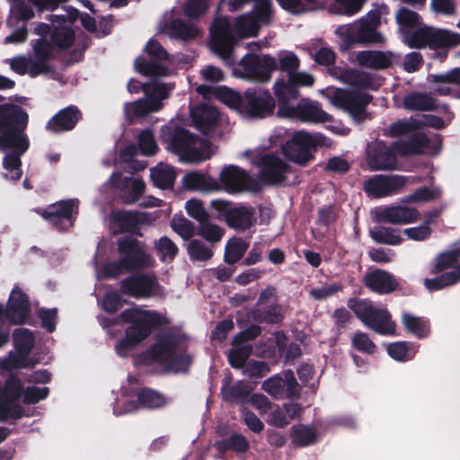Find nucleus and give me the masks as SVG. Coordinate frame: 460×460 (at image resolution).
<instances>
[{"mask_svg":"<svg viewBox=\"0 0 460 460\" xmlns=\"http://www.w3.org/2000/svg\"><path fill=\"white\" fill-rule=\"evenodd\" d=\"M182 185L189 190L200 192H217L216 179L199 172H190L182 178Z\"/></svg>","mask_w":460,"mask_h":460,"instance_id":"c756f323","label":"nucleus"},{"mask_svg":"<svg viewBox=\"0 0 460 460\" xmlns=\"http://www.w3.org/2000/svg\"><path fill=\"white\" fill-rule=\"evenodd\" d=\"M339 79L358 89H373L375 83L369 74L346 69L340 72Z\"/></svg>","mask_w":460,"mask_h":460,"instance_id":"c9c22d12","label":"nucleus"},{"mask_svg":"<svg viewBox=\"0 0 460 460\" xmlns=\"http://www.w3.org/2000/svg\"><path fill=\"white\" fill-rule=\"evenodd\" d=\"M249 393V387L241 382L234 385L225 386L222 389L224 399L231 402H243Z\"/></svg>","mask_w":460,"mask_h":460,"instance_id":"6e6d98bb","label":"nucleus"},{"mask_svg":"<svg viewBox=\"0 0 460 460\" xmlns=\"http://www.w3.org/2000/svg\"><path fill=\"white\" fill-rule=\"evenodd\" d=\"M14 352L0 359V371H13L23 367H33L36 362L27 358L34 344L32 333L27 329H16L13 332Z\"/></svg>","mask_w":460,"mask_h":460,"instance_id":"ddd939ff","label":"nucleus"},{"mask_svg":"<svg viewBox=\"0 0 460 460\" xmlns=\"http://www.w3.org/2000/svg\"><path fill=\"white\" fill-rule=\"evenodd\" d=\"M216 447L221 452L233 449L236 452H245L249 447V442L241 434L232 435L226 441L217 442Z\"/></svg>","mask_w":460,"mask_h":460,"instance_id":"3c124183","label":"nucleus"},{"mask_svg":"<svg viewBox=\"0 0 460 460\" xmlns=\"http://www.w3.org/2000/svg\"><path fill=\"white\" fill-rule=\"evenodd\" d=\"M274 93L279 100V107L288 105L287 102L289 100L296 99L298 96V91L289 80L288 82L283 80L276 81L274 84Z\"/></svg>","mask_w":460,"mask_h":460,"instance_id":"a18cd8bd","label":"nucleus"},{"mask_svg":"<svg viewBox=\"0 0 460 460\" xmlns=\"http://www.w3.org/2000/svg\"><path fill=\"white\" fill-rule=\"evenodd\" d=\"M171 226L184 240H189L195 233L193 223L182 217H174L171 221Z\"/></svg>","mask_w":460,"mask_h":460,"instance_id":"5fc2aeb1","label":"nucleus"},{"mask_svg":"<svg viewBox=\"0 0 460 460\" xmlns=\"http://www.w3.org/2000/svg\"><path fill=\"white\" fill-rule=\"evenodd\" d=\"M354 312L364 324L373 331L383 335L394 333L395 323L391 320L386 309L377 308L364 301L355 305Z\"/></svg>","mask_w":460,"mask_h":460,"instance_id":"a211bd4d","label":"nucleus"},{"mask_svg":"<svg viewBox=\"0 0 460 460\" xmlns=\"http://www.w3.org/2000/svg\"><path fill=\"white\" fill-rule=\"evenodd\" d=\"M168 128L162 129V137L168 143L167 149L174 152L183 163L199 164L210 158L212 153L207 144L185 129L175 130L172 137H166Z\"/></svg>","mask_w":460,"mask_h":460,"instance_id":"0eeeda50","label":"nucleus"},{"mask_svg":"<svg viewBox=\"0 0 460 460\" xmlns=\"http://www.w3.org/2000/svg\"><path fill=\"white\" fill-rule=\"evenodd\" d=\"M113 187L121 190V198L126 203H135L143 195L145 183L141 179L122 177L119 173H113L110 179Z\"/></svg>","mask_w":460,"mask_h":460,"instance_id":"cd10ccee","label":"nucleus"},{"mask_svg":"<svg viewBox=\"0 0 460 460\" xmlns=\"http://www.w3.org/2000/svg\"><path fill=\"white\" fill-rule=\"evenodd\" d=\"M442 190L439 187L421 188L414 191L412 194L405 196L402 199L403 203H420L437 199L441 197Z\"/></svg>","mask_w":460,"mask_h":460,"instance_id":"49530a36","label":"nucleus"},{"mask_svg":"<svg viewBox=\"0 0 460 460\" xmlns=\"http://www.w3.org/2000/svg\"><path fill=\"white\" fill-rule=\"evenodd\" d=\"M218 98L228 107L235 110L240 114V107L243 104V96L238 93L228 88H221L218 91Z\"/></svg>","mask_w":460,"mask_h":460,"instance_id":"69168bd1","label":"nucleus"},{"mask_svg":"<svg viewBox=\"0 0 460 460\" xmlns=\"http://www.w3.org/2000/svg\"><path fill=\"white\" fill-rule=\"evenodd\" d=\"M48 394V387L29 386L23 390L20 380L11 376L4 389H0V420L20 419L22 416V408L18 403L21 396L24 403H36Z\"/></svg>","mask_w":460,"mask_h":460,"instance_id":"39448f33","label":"nucleus"},{"mask_svg":"<svg viewBox=\"0 0 460 460\" xmlns=\"http://www.w3.org/2000/svg\"><path fill=\"white\" fill-rule=\"evenodd\" d=\"M138 147L145 155H152L156 152L158 146L151 131L143 130L139 134Z\"/></svg>","mask_w":460,"mask_h":460,"instance_id":"680f3d73","label":"nucleus"},{"mask_svg":"<svg viewBox=\"0 0 460 460\" xmlns=\"http://www.w3.org/2000/svg\"><path fill=\"white\" fill-rule=\"evenodd\" d=\"M139 220V217L136 213L118 211L111 216V228L114 233L129 231Z\"/></svg>","mask_w":460,"mask_h":460,"instance_id":"58836bf2","label":"nucleus"},{"mask_svg":"<svg viewBox=\"0 0 460 460\" xmlns=\"http://www.w3.org/2000/svg\"><path fill=\"white\" fill-rule=\"evenodd\" d=\"M79 119V111L75 108L64 109L48 123V128L61 132L73 128Z\"/></svg>","mask_w":460,"mask_h":460,"instance_id":"72a5a7b5","label":"nucleus"},{"mask_svg":"<svg viewBox=\"0 0 460 460\" xmlns=\"http://www.w3.org/2000/svg\"><path fill=\"white\" fill-rule=\"evenodd\" d=\"M171 38L179 40L194 39L199 34L197 27L191 23H185L180 20H175L167 28H161Z\"/></svg>","mask_w":460,"mask_h":460,"instance_id":"4c0bfd02","label":"nucleus"},{"mask_svg":"<svg viewBox=\"0 0 460 460\" xmlns=\"http://www.w3.org/2000/svg\"><path fill=\"white\" fill-rule=\"evenodd\" d=\"M460 281V266L453 271L447 272L435 279H425L423 284L429 290H438Z\"/></svg>","mask_w":460,"mask_h":460,"instance_id":"a19ab883","label":"nucleus"},{"mask_svg":"<svg viewBox=\"0 0 460 460\" xmlns=\"http://www.w3.org/2000/svg\"><path fill=\"white\" fill-rule=\"evenodd\" d=\"M217 191L238 193L243 191H258L261 190V181L252 177L244 170L235 165H226L220 171Z\"/></svg>","mask_w":460,"mask_h":460,"instance_id":"4468645a","label":"nucleus"},{"mask_svg":"<svg viewBox=\"0 0 460 460\" xmlns=\"http://www.w3.org/2000/svg\"><path fill=\"white\" fill-rule=\"evenodd\" d=\"M380 23V14L377 11L369 12L359 21L341 26L336 33L341 37L346 48L354 44H376L385 42V38L376 28Z\"/></svg>","mask_w":460,"mask_h":460,"instance_id":"6e6552de","label":"nucleus"},{"mask_svg":"<svg viewBox=\"0 0 460 460\" xmlns=\"http://www.w3.org/2000/svg\"><path fill=\"white\" fill-rule=\"evenodd\" d=\"M32 58L19 55L8 59L11 69L19 75L28 74L31 77L49 73L50 67L48 59L52 54V45L36 40L32 41Z\"/></svg>","mask_w":460,"mask_h":460,"instance_id":"9d476101","label":"nucleus"},{"mask_svg":"<svg viewBox=\"0 0 460 460\" xmlns=\"http://www.w3.org/2000/svg\"><path fill=\"white\" fill-rule=\"evenodd\" d=\"M315 140L312 135L304 131L294 133L292 138L283 146L284 155L292 162L305 165L312 158V149Z\"/></svg>","mask_w":460,"mask_h":460,"instance_id":"6ab92c4d","label":"nucleus"},{"mask_svg":"<svg viewBox=\"0 0 460 460\" xmlns=\"http://www.w3.org/2000/svg\"><path fill=\"white\" fill-rule=\"evenodd\" d=\"M185 209L190 217L199 223L208 219V213L204 208L203 202L197 199H191L185 204Z\"/></svg>","mask_w":460,"mask_h":460,"instance_id":"e2e57ef3","label":"nucleus"},{"mask_svg":"<svg viewBox=\"0 0 460 460\" xmlns=\"http://www.w3.org/2000/svg\"><path fill=\"white\" fill-rule=\"evenodd\" d=\"M135 67L138 73L144 75L166 76L170 75L169 70L164 66L154 63H146L142 58H137L135 60Z\"/></svg>","mask_w":460,"mask_h":460,"instance_id":"603ef678","label":"nucleus"},{"mask_svg":"<svg viewBox=\"0 0 460 460\" xmlns=\"http://www.w3.org/2000/svg\"><path fill=\"white\" fill-rule=\"evenodd\" d=\"M187 251L192 261H208L212 255V250L199 240H192L188 243Z\"/></svg>","mask_w":460,"mask_h":460,"instance_id":"8fccbe9b","label":"nucleus"},{"mask_svg":"<svg viewBox=\"0 0 460 460\" xmlns=\"http://www.w3.org/2000/svg\"><path fill=\"white\" fill-rule=\"evenodd\" d=\"M402 323L408 332L413 333L419 338H424L429 332V327L427 321L409 313L402 314Z\"/></svg>","mask_w":460,"mask_h":460,"instance_id":"37998d69","label":"nucleus"},{"mask_svg":"<svg viewBox=\"0 0 460 460\" xmlns=\"http://www.w3.org/2000/svg\"><path fill=\"white\" fill-rule=\"evenodd\" d=\"M139 402L147 408H158L165 404L164 396L149 389H144L138 394Z\"/></svg>","mask_w":460,"mask_h":460,"instance_id":"4d7b16f0","label":"nucleus"},{"mask_svg":"<svg viewBox=\"0 0 460 460\" xmlns=\"http://www.w3.org/2000/svg\"><path fill=\"white\" fill-rule=\"evenodd\" d=\"M356 59L360 66L374 69H383L391 64V55L381 51H360Z\"/></svg>","mask_w":460,"mask_h":460,"instance_id":"f704fd0d","label":"nucleus"},{"mask_svg":"<svg viewBox=\"0 0 460 460\" xmlns=\"http://www.w3.org/2000/svg\"><path fill=\"white\" fill-rule=\"evenodd\" d=\"M120 260L104 266L102 271L96 270L97 279L114 278L124 271L148 267L152 258L146 253L142 245L134 240L124 239L119 242Z\"/></svg>","mask_w":460,"mask_h":460,"instance_id":"423d86ee","label":"nucleus"},{"mask_svg":"<svg viewBox=\"0 0 460 460\" xmlns=\"http://www.w3.org/2000/svg\"><path fill=\"white\" fill-rule=\"evenodd\" d=\"M120 291L122 294L137 299L147 298L161 292L156 280L147 275L126 278L120 283Z\"/></svg>","mask_w":460,"mask_h":460,"instance_id":"393cba45","label":"nucleus"},{"mask_svg":"<svg viewBox=\"0 0 460 460\" xmlns=\"http://www.w3.org/2000/svg\"><path fill=\"white\" fill-rule=\"evenodd\" d=\"M12 2L11 12L18 19L28 21L34 16L32 6L30 5V0H10Z\"/></svg>","mask_w":460,"mask_h":460,"instance_id":"0e129e2a","label":"nucleus"},{"mask_svg":"<svg viewBox=\"0 0 460 460\" xmlns=\"http://www.w3.org/2000/svg\"><path fill=\"white\" fill-rule=\"evenodd\" d=\"M119 318L130 323L125 331V337L115 345L116 353L120 357L128 356L150 335L153 328L162 324L164 320L159 314L138 306L125 309Z\"/></svg>","mask_w":460,"mask_h":460,"instance_id":"20e7f679","label":"nucleus"},{"mask_svg":"<svg viewBox=\"0 0 460 460\" xmlns=\"http://www.w3.org/2000/svg\"><path fill=\"white\" fill-rule=\"evenodd\" d=\"M292 440L298 446H307L316 440V434L309 427H296L292 431Z\"/></svg>","mask_w":460,"mask_h":460,"instance_id":"13d9d810","label":"nucleus"},{"mask_svg":"<svg viewBox=\"0 0 460 460\" xmlns=\"http://www.w3.org/2000/svg\"><path fill=\"white\" fill-rule=\"evenodd\" d=\"M341 289V285L338 283H332L329 285L312 288L309 291V295L315 300H323L335 295Z\"/></svg>","mask_w":460,"mask_h":460,"instance_id":"774afa93","label":"nucleus"},{"mask_svg":"<svg viewBox=\"0 0 460 460\" xmlns=\"http://www.w3.org/2000/svg\"><path fill=\"white\" fill-rule=\"evenodd\" d=\"M442 146L438 136L432 139L424 135L416 137L412 143H394L386 145L383 141L375 140L367 147V165L376 171L393 170L396 167L397 155L427 153L438 154Z\"/></svg>","mask_w":460,"mask_h":460,"instance_id":"7ed1b4c3","label":"nucleus"},{"mask_svg":"<svg viewBox=\"0 0 460 460\" xmlns=\"http://www.w3.org/2000/svg\"><path fill=\"white\" fill-rule=\"evenodd\" d=\"M270 13V0H258L254 13L238 17L234 24L226 18H217L211 27L212 50L231 66L234 45L243 38L255 36L260 27L269 22Z\"/></svg>","mask_w":460,"mask_h":460,"instance_id":"f257e3e1","label":"nucleus"},{"mask_svg":"<svg viewBox=\"0 0 460 460\" xmlns=\"http://www.w3.org/2000/svg\"><path fill=\"white\" fill-rule=\"evenodd\" d=\"M172 86L162 84H146L143 86L146 98L125 104V114L128 120L143 117L150 112L159 111L163 104L162 101L168 98Z\"/></svg>","mask_w":460,"mask_h":460,"instance_id":"f8f14e48","label":"nucleus"},{"mask_svg":"<svg viewBox=\"0 0 460 460\" xmlns=\"http://www.w3.org/2000/svg\"><path fill=\"white\" fill-rule=\"evenodd\" d=\"M406 178L402 175H376L364 184L367 195L373 199L392 196L406 185Z\"/></svg>","mask_w":460,"mask_h":460,"instance_id":"aec40b11","label":"nucleus"},{"mask_svg":"<svg viewBox=\"0 0 460 460\" xmlns=\"http://www.w3.org/2000/svg\"><path fill=\"white\" fill-rule=\"evenodd\" d=\"M403 105L412 111L431 110L434 108V101L427 94L411 93L404 98Z\"/></svg>","mask_w":460,"mask_h":460,"instance_id":"09e8293b","label":"nucleus"},{"mask_svg":"<svg viewBox=\"0 0 460 460\" xmlns=\"http://www.w3.org/2000/svg\"><path fill=\"white\" fill-rule=\"evenodd\" d=\"M155 249L163 261H172L178 252L175 243L166 236L161 237L155 242Z\"/></svg>","mask_w":460,"mask_h":460,"instance_id":"864d4df0","label":"nucleus"},{"mask_svg":"<svg viewBox=\"0 0 460 460\" xmlns=\"http://www.w3.org/2000/svg\"><path fill=\"white\" fill-rule=\"evenodd\" d=\"M27 121L28 115L21 107L4 105L0 108V149L12 151L3 160V174L6 179L16 181L22 176L20 156L30 146L22 132Z\"/></svg>","mask_w":460,"mask_h":460,"instance_id":"f03ea898","label":"nucleus"},{"mask_svg":"<svg viewBox=\"0 0 460 460\" xmlns=\"http://www.w3.org/2000/svg\"><path fill=\"white\" fill-rule=\"evenodd\" d=\"M149 358L164 364L169 371L174 373L186 371L191 362L190 357L184 352L177 339L172 336L159 339L149 351Z\"/></svg>","mask_w":460,"mask_h":460,"instance_id":"1a4fd4ad","label":"nucleus"},{"mask_svg":"<svg viewBox=\"0 0 460 460\" xmlns=\"http://www.w3.org/2000/svg\"><path fill=\"white\" fill-rule=\"evenodd\" d=\"M251 351L252 347L248 344L233 349L228 355L229 363L233 367H243Z\"/></svg>","mask_w":460,"mask_h":460,"instance_id":"052dcab7","label":"nucleus"},{"mask_svg":"<svg viewBox=\"0 0 460 460\" xmlns=\"http://www.w3.org/2000/svg\"><path fill=\"white\" fill-rule=\"evenodd\" d=\"M198 234L208 243H215L222 239L225 234V230L221 226L206 219L199 223Z\"/></svg>","mask_w":460,"mask_h":460,"instance_id":"de8ad7c7","label":"nucleus"},{"mask_svg":"<svg viewBox=\"0 0 460 460\" xmlns=\"http://www.w3.org/2000/svg\"><path fill=\"white\" fill-rule=\"evenodd\" d=\"M211 207L218 211H224L226 224L236 230L244 231L255 222V210L252 208L240 206L227 208V203L220 199L212 200Z\"/></svg>","mask_w":460,"mask_h":460,"instance_id":"412c9836","label":"nucleus"},{"mask_svg":"<svg viewBox=\"0 0 460 460\" xmlns=\"http://www.w3.org/2000/svg\"><path fill=\"white\" fill-rule=\"evenodd\" d=\"M274 109L275 101L269 91L250 89L243 96L240 115L245 119H262L272 114Z\"/></svg>","mask_w":460,"mask_h":460,"instance_id":"f3484780","label":"nucleus"},{"mask_svg":"<svg viewBox=\"0 0 460 460\" xmlns=\"http://www.w3.org/2000/svg\"><path fill=\"white\" fill-rule=\"evenodd\" d=\"M251 162L259 168L261 181L270 185L282 182L289 170L288 164L279 155L259 149L252 153Z\"/></svg>","mask_w":460,"mask_h":460,"instance_id":"dca6fc26","label":"nucleus"},{"mask_svg":"<svg viewBox=\"0 0 460 460\" xmlns=\"http://www.w3.org/2000/svg\"><path fill=\"white\" fill-rule=\"evenodd\" d=\"M370 236L374 241L388 245H398L403 238L399 229L388 226H376L370 230Z\"/></svg>","mask_w":460,"mask_h":460,"instance_id":"ea45409f","label":"nucleus"},{"mask_svg":"<svg viewBox=\"0 0 460 460\" xmlns=\"http://www.w3.org/2000/svg\"><path fill=\"white\" fill-rule=\"evenodd\" d=\"M373 218L377 222L392 225H408L420 220V212L407 206H389L372 210Z\"/></svg>","mask_w":460,"mask_h":460,"instance_id":"5701e85b","label":"nucleus"},{"mask_svg":"<svg viewBox=\"0 0 460 460\" xmlns=\"http://www.w3.org/2000/svg\"><path fill=\"white\" fill-rule=\"evenodd\" d=\"M396 22L404 41L405 35H414L420 28L426 27L420 21V16L407 8H401L396 14Z\"/></svg>","mask_w":460,"mask_h":460,"instance_id":"2f4dec72","label":"nucleus"},{"mask_svg":"<svg viewBox=\"0 0 460 460\" xmlns=\"http://www.w3.org/2000/svg\"><path fill=\"white\" fill-rule=\"evenodd\" d=\"M429 220L418 226L405 228L403 234L412 241L422 242L428 239L431 234V229L429 226Z\"/></svg>","mask_w":460,"mask_h":460,"instance_id":"338daca9","label":"nucleus"},{"mask_svg":"<svg viewBox=\"0 0 460 460\" xmlns=\"http://www.w3.org/2000/svg\"><path fill=\"white\" fill-rule=\"evenodd\" d=\"M404 43L410 48L456 47L460 44V34L447 30L434 29L430 27L420 28L414 35H405Z\"/></svg>","mask_w":460,"mask_h":460,"instance_id":"2eb2a0df","label":"nucleus"},{"mask_svg":"<svg viewBox=\"0 0 460 460\" xmlns=\"http://www.w3.org/2000/svg\"><path fill=\"white\" fill-rule=\"evenodd\" d=\"M191 119L197 128L207 134L219 119L218 111L212 105L202 104L191 111Z\"/></svg>","mask_w":460,"mask_h":460,"instance_id":"7c9ffc66","label":"nucleus"},{"mask_svg":"<svg viewBox=\"0 0 460 460\" xmlns=\"http://www.w3.org/2000/svg\"><path fill=\"white\" fill-rule=\"evenodd\" d=\"M150 171L151 179L155 185L161 189H166L172 186L176 178V172L172 166L160 163Z\"/></svg>","mask_w":460,"mask_h":460,"instance_id":"e433bc0d","label":"nucleus"},{"mask_svg":"<svg viewBox=\"0 0 460 460\" xmlns=\"http://www.w3.org/2000/svg\"><path fill=\"white\" fill-rule=\"evenodd\" d=\"M278 115L288 119H299L303 121L324 122L331 116L323 111L316 102L306 100L301 101L296 107L282 105L278 110Z\"/></svg>","mask_w":460,"mask_h":460,"instance_id":"4be33fe9","label":"nucleus"},{"mask_svg":"<svg viewBox=\"0 0 460 460\" xmlns=\"http://www.w3.org/2000/svg\"><path fill=\"white\" fill-rule=\"evenodd\" d=\"M49 20L53 26L55 23H58V26L55 27V31L51 36L53 42L58 47L63 49L68 48L74 41V34L66 24L67 21L64 16L60 15H50Z\"/></svg>","mask_w":460,"mask_h":460,"instance_id":"473e14b6","label":"nucleus"},{"mask_svg":"<svg viewBox=\"0 0 460 460\" xmlns=\"http://www.w3.org/2000/svg\"><path fill=\"white\" fill-rule=\"evenodd\" d=\"M30 305L27 296L18 288H14L9 296L7 310L0 305V323L8 320L13 324H22L27 322Z\"/></svg>","mask_w":460,"mask_h":460,"instance_id":"b1692460","label":"nucleus"},{"mask_svg":"<svg viewBox=\"0 0 460 460\" xmlns=\"http://www.w3.org/2000/svg\"><path fill=\"white\" fill-rule=\"evenodd\" d=\"M366 286L379 294H387L396 289L398 283L394 277L384 270H376L364 277Z\"/></svg>","mask_w":460,"mask_h":460,"instance_id":"c85d7f7f","label":"nucleus"},{"mask_svg":"<svg viewBox=\"0 0 460 460\" xmlns=\"http://www.w3.org/2000/svg\"><path fill=\"white\" fill-rule=\"evenodd\" d=\"M77 208L78 201L76 199L62 200L51 205L42 214V217L56 226L63 222L65 224L63 228H67L72 226V218L77 213Z\"/></svg>","mask_w":460,"mask_h":460,"instance_id":"bb28decb","label":"nucleus"},{"mask_svg":"<svg viewBox=\"0 0 460 460\" xmlns=\"http://www.w3.org/2000/svg\"><path fill=\"white\" fill-rule=\"evenodd\" d=\"M245 75L257 82H267L277 68V61L270 56L246 55L241 62Z\"/></svg>","mask_w":460,"mask_h":460,"instance_id":"a878e982","label":"nucleus"},{"mask_svg":"<svg viewBox=\"0 0 460 460\" xmlns=\"http://www.w3.org/2000/svg\"><path fill=\"white\" fill-rule=\"evenodd\" d=\"M320 93L333 106L348 111L357 121L365 119V107L371 101V96L364 92L346 91L334 87L323 89Z\"/></svg>","mask_w":460,"mask_h":460,"instance_id":"9b49d317","label":"nucleus"},{"mask_svg":"<svg viewBox=\"0 0 460 460\" xmlns=\"http://www.w3.org/2000/svg\"><path fill=\"white\" fill-rule=\"evenodd\" d=\"M278 59L280 69L287 72L288 76L290 74L297 70L300 64L297 56L290 51L279 52L278 55Z\"/></svg>","mask_w":460,"mask_h":460,"instance_id":"bf43d9fd","label":"nucleus"},{"mask_svg":"<svg viewBox=\"0 0 460 460\" xmlns=\"http://www.w3.org/2000/svg\"><path fill=\"white\" fill-rule=\"evenodd\" d=\"M248 248V243L241 238H231L226 245L225 252V261L227 263H234L240 260Z\"/></svg>","mask_w":460,"mask_h":460,"instance_id":"c03bdc74","label":"nucleus"},{"mask_svg":"<svg viewBox=\"0 0 460 460\" xmlns=\"http://www.w3.org/2000/svg\"><path fill=\"white\" fill-rule=\"evenodd\" d=\"M387 353L398 361H406L412 358L417 353V347L412 343L394 342L387 345Z\"/></svg>","mask_w":460,"mask_h":460,"instance_id":"79ce46f5","label":"nucleus"}]
</instances>
